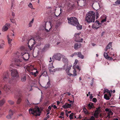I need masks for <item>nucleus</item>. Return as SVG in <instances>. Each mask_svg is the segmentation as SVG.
<instances>
[{"label":"nucleus","mask_w":120,"mask_h":120,"mask_svg":"<svg viewBox=\"0 0 120 120\" xmlns=\"http://www.w3.org/2000/svg\"><path fill=\"white\" fill-rule=\"evenodd\" d=\"M67 19L68 20V23L69 24L76 26L77 29L78 30L82 29V26L79 23L77 18L74 17H68Z\"/></svg>","instance_id":"f257e3e1"},{"label":"nucleus","mask_w":120,"mask_h":120,"mask_svg":"<svg viewBox=\"0 0 120 120\" xmlns=\"http://www.w3.org/2000/svg\"><path fill=\"white\" fill-rule=\"evenodd\" d=\"M42 38L39 36H36L33 38H31L29 40L28 42V47L30 50H32L34 49V45L36 43L40 41Z\"/></svg>","instance_id":"f03ea898"},{"label":"nucleus","mask_w":120,"mask_h":120,"mask_svg":"<svg viewBox=\"0 0 120 120\" xmlns=\"http://www.w3.org/2000/svg\"><path fill=\"white\" fill-rule=\"evenodd\" d=\"M95 18V12L94 11H90L86 14L85 20L89 23L94 22Z\"/></svg>","instance_id":"7ed1b4c3"},{"label":"nucleus","mask_w":120,"mask_h":120,"mask_svg":"<svg viewBox=\"0 0 120 120\" xmlns=\"http://www.w3.org/2000/svg\"><path fill=\"white\" fill-rule=\"evenodd\" d=\"M26 69L27 71L31 75H33L35 76H36L38 74V71H36V72L33 71L34 70H36V69L34 67L33 65H28L26 66Z\"/></svg>","instance_id":"20e7f679"},{"label":"nucleus","mask_w":120,"mask_h":120,"mask_svg":"<svg viewBox=\"0 0 120 120\" xmlns=\"http://www.w3.org/2000/svg\"><path fill=\"white\" fill-rule=\"evenodd\" d=\"M29 111L30 114L34 115L36 116H40L41 113V112L38 107L37 108H30Z\"/></svg>","instance_id":"39448f33"},{"label":"nucleus","mask_w":120,"mask_h":120,"mask_svg":"<svg viewBox=\"0 0 120 120\" xmlns=\"http://www.w3.org/2000/svg\"><path fill=\"white\" fill-rule=\"evenodd\" d=\"M54 67L53 66L52 63L49 64V69L50 72H55L56 71H59L60 69V68H57L52 69L54 68Z\"/></svg>","instance_id":"423d86ee"},{"label":"nucleus","mask_w":120,"mask_h":120,"mask_svg":"<svg viewBox=\"0 0 120 120\" xmlns=\"http://www.w3.org/2000/svg\"><path fill=\"white\" fill-rule=\"evenodd\" d=\"M1 77L3 78V79L4 82H7L9 80L8 74L6 72H4L2 74Z\"/></svg>","instance_id":"0eeeda50"},{"label":"nucleus","mask_w":120,"mask_h":120,"mask_svg":"<svg viewBox=\"0 0 120 120\" xmlns=\"http://www.w3.org/2000/svg\"><path fill=\"white\" fill-rule=\"evenodd\" d=\"M62 56V55L60 53L55 54L52 57L53 59H55L58 61L60 60Z\"/></svg>","instance_id":"6e6552de"},{"label":"nucleus","mask_w":120,"mask_h":120,"mask_svg":"<svg viewBox=\"0 0 120 120\" xmlns=\"http://www.w3.org/2000/svg\"><path fill=\"white\" fill-rule=\"evenodd\" d=\"M11 75L13 77H17L19 76L18 73L15 69H13L11 70Z\"/></svg>","instance_id":"1a4fd4ad"},{"label":"nucleus","mask_w":120,"mask_h":120,"mask_svg":"<svg viewBox=\"0 0 120 120\" xmlns=\"http://www.w3.org/2000/svg\"><path fill=\"white\" fill-rule=\"evenodd\" d=\"M3 89L7 93H11L12 92L11 88L8 85H4V87L3 88Z\"/></svg>","instance_id":"9d476101"},{"label":"nucleus","mask_w":120,"mask_h":120,"mask_svg":"<svg viewBox=\"0 0 120 120\" xmlns=\"http://www.w3.org/2000/svg\"><path fill=\"white\" fill-rule=\"evenodd\" d=\"M21 53L23 60L26 61L28 60L29 58V54L28 53H25L23 54V53L22 52H21Z\"/></svg>","instance_id":"9b49d317"},{"label":"nucleus","mask_w":120,"mask_h":120,"mask_svg":"<svg viewBox=\"0 0 120 120\" xmlns=\"http://www.w3.org/2000/svg\"><path fill=\"white\" fill-rule=\"evenodd\" d=\"M80 33L75 34L74 35V36L77 38V39H75V41L78 42H82L83 39L82 38H80V37L79 36Z\"/></svg>","instance_id":"f8f14e48"},{"label":"nucleus","mask_w":120,"mask_h":120,"mask_svg":"<svg viewBox=\"0 0 120 120\" xmlns=\"http://www.w3.org/2000/svg\"><path fill=\"white\" fill-rule=\"evenodd\" d=\"M23 96L21 94H19L17 96L18 99L16 101V103L18 104H19L21 102Z\"/></svg>","instance_id":"ddd939ff"},{"label":"nucleus","mask_w":120,"mask_h":120,"mask_svg":"<svg viewBox=\"0 0 120 120\" xmlns=\"http://www.w3.org/2000/svg\"><path fill=\"white\" fill-rule=\"evenodd\" d=\"M101 25V23L99 22L97 20L95 23L93 24V27L95 28L98 29L99 27V26Z\"/></svg>","instance_id":"4468645a"},{"label":"nucleus","mask_w":120,"mask_h":120,"mask_svg":"<svg viewBox=\"0 0 120 120\" xmlns=\"http://www.w3.org/2000/svg\"><path fill=\"white\" fill-rule=\"evenodd\" d=\"M10 24L9 23H7L4 26L2 30L3 31L7 30L8 29V28L10 27Z\"/></svg>","instance_id":"2eb2a0df"},{"label":"nucleus","mask_w":120,"mask_h":120,"mask_svg":"<svg viewBox=\"0 0 120 120\" xmlns=\"http://www.w3.org/2000/svg\"><path fill=\"white\" fill-rule=\"evenodd\" d=\"M62 60L64 64V67H65L68 65V59L64 56L62 57Z\"/></svg>","instance_id":"dca6fc26"},{"label":"nucleus","mask_w":120,"mask_h":120,"mask_svg":"<svg viewBox=\"0 0 120 120\" xmlns=\"http://www.w3.org/2000/svg\"><path fill=\"white\" fill-rule=\"evenodd\" d=\"M34 104L30 101L28 99L25 101V105L26 107H30Z\"/></svg>","instance_id":"f3484780"},{"label":"nucleus","mask_w":120,"mask_h":120,"mask_svg":"<svg viewBox=\"0 0 120 120\" xmlns=\"http://www.w3.org/2000/svg\"><path fill=\"white\" fill-rule=\"evenodd\" d=\"M16 82V78L13 77L10 79L8 81L9 83L11 84L15 83Z\"/></svg>","instance_id":"a211bd4d"},{"label":"nucleus","mask_w":120,"mask_h":120,"mask_svg":"<svg viewBox=\"0 0 120 120\" xmlns=\"http://www.w3.org/2000/svg\"><path fill=\"white\" fill-rule=\"evenodd\" d=\"M21 62V61L19 59L15 60V64L17 66L20 67L22 65Z\"/></svg>","instance_id":"6ab92c4d"},{"label":"nucleus","mask_w":120,"mask_h":120,"mask_svg":"<svg viewBox=\"0 0 120 120\" xmlns=\"http://www.w3.org/2000/svg\"><path fill=\"white\" fill-rule=\"evenodd\" d=\"M73 105V103H71L70 104L66 103L64 105H63L62 107L64 108L67 109L68 108H70L71 107L72 105Z\"/></svg>","instance_id":"aec40b11"},{"label":"nucleus","mask_w":120,"mask_h":120,"mask_svg":"<svg viewBox=\"0 0 120 120\" xmlns=\"http://www.w3.org/2000/svg\"><path fill=\"white\" fill-rule=\"evenodd\" d=\"M47 75V72L46 70L44 69H42L41 73V75L40 76V78L42 76L46 77Z\"/></svg>","instance_id":"412c9836"},{"label":"nucleus","mask_w":120,"mask_h":120,"mask_svg":"<svg viewBox=\"0 0 120 120\" xmlns=\"http://www.w3.org/2000/svg\"><path fill=\"white\" fill-rule=\"evenodd\" d=\"M87 108L89 109H91L94 108L93 103L91 102L88 104L87 106Z\"/></svg>","instance_id":"4be33fe9"},{"label":"nucleus","mask_w":120,"mask_h":120,"mask_svg":"<svg viewBox=\"0 0 120 120\" xmlns=\"http://www.w3.org/2000/svg\"><path fill=\"white\" fill-rule=\"evenodd\" d=\"M64 68H67L66 69L65 71L68 75H70V74L71 73H69V70L71 69V68L70 67L68 66H66L65 67H64Z\"/></svg>","instance_id":"5701e85b"},{"label":"nucleus","mask_w":120,"mask_h":120,"mask_svg":"<svg viewBox=\"0 0 120 120\" xmlns=\"http://www.w3.org/2000/svg\"><path fill=\"white\" fill-rule=\"evenodd\" d=\"M5 102V100L4 99H3L0 100V106H2Z\"/></svg>","instance_id":"b1692460"},{"label":"nucleus","mask_w":120,"mask_h":120,"mask_svg":"<svg viewBox=\"0 0 120 120\" xmlns=\"http://www.w3.org/2000/svg\"><path fill=\"white\" fill-rule=\"evenodd\" d=\"M112 43L111 42H110L109 43L108 45H107L106 48L105 49V50L106 51L108 49H109L111 47Z\"/></svg>","instance_id":"393cba45"},{"label":"nucleus","mask_w":120,"mask_h":120,"mask_svg":"<svg viewBox=\"0 0 120 120\" xmlns=\"http://www.w3.org/2000/svg\"><path fill=\"white\" fill-rule=\"evenodd\" d=\"M73 74H72L71 73L70 74V76H72V77L76 76L77 75L76 71L75 69L73 71Z\"/></svg>","instance_id":"a878e982"},{"label":"nucleus","mask_w":120,"mask_h":120,"mask_svg":"<svg viewBox=\"0 0 120 120\" xmlns=\"http://www.w3.org/2000/svg\"><path fill=\"white\" fill-rule=\"evenodd\" d=\"M78 56L82 59H83L84 57L83 55L82 54L81 52H78Z\"/></svg>","instance_id":"bb28decb"},{"label":"nucleus","mask_w":120,"mask_h":120,"mask_svg":"<svg viewBox=\"0 0 120 120\" xmlns=\"http://www.w3.org/2000/svg\"><path fill=\"white\" fill-rule=\"evenodd\" d=\"M83 110L84 113H85L86 115H88L89 114V112L87 110V109L85 108H83Z\"/></svg>","instance_id":"cd10ccee"},{"label":"nucleus","mask_w":120,"mask_h":120,"mask_svg":"<svg viewBox=\"0 0 120 120\" xmlns=\"http://www.w3.org/2000/svg\"><path fill=\"white\" fill-rule=\"evenodd\" d=\"M80 47V44H76L74 45V48L75 49H77Z\"/></svg>","instance_id":"c85d7f7f"},{"label":"nucleus","mask_w":120,"mask_h":120,"mask_svg":"<svg viewBox=\"0 0 120 120\" xmlns=\"http://www.w3.org/2000/svg\"><path fill=\"white\" fill-rule=\"evenodd\" d=\"M7 38L8 40V43L9 44H10V46H11L12 45L11 44V42L12 41V40L9 38L8 35L7 36Z\"/></svg>","instance_id":"c756f323"},{"label":"nucleus","mask_w":120,"mask_h":120,"mask_svg":"<svg viewBox=\"0 0 120 120\" xmlns=\"http://www.w3.org/2000/svg\"><path fill=\"white\" fill-rule=\"evenodd\" d=\"M104 98L106 100H109L110 99V98L109 96H108L107 94H105L104 96Z\"/></svg>","instance_id":"7c9ffc66"},{"label":"nucleus","mask_w":120,"mask_h":120,"mask_svg":"<svg viewBox=\"0 0 120 120\" xmlns=\"http://www.w3.org/2000/svg\"><path fill=\"white\" fill-rule=\"evenodd\" d=\"M34 19L33 18L32 20L31 21H30L28 25L29 27H31L32 26V24L34 22Z\"/></svg>","instance_id":"2f4dec72"},{"label":"nucleus","mask_w":120,"mask_h":120,"mask_svg":"<svg viewBox=\"0 0 120 120\" xmlns=\"http://www.w3.org/2000/svg\"><path fill=\"white\" fill-rule=\"evenodd\" d=\"M15 112V111H13L11 109H10L9 111V114L12 116Z\"/></svg>","instance_id":"473e14b6"},{"label":"nucleus","mask_w":120,"mask_h":120,"mask_svg":"<svg viewBox=\"0 0 120 120\" xmlns=\"http://www.w3.org/2000/svg\"><path fill=\"white\" fill-rule=\"evenodd\" d=\"M61 22H58L56 23L55 26V27L56 28V29L58 28L60 25Z\"/></svg>","instance_id":"72a5a7b5"},{"label":"nucleus","mask_w":120,"mask_h":120,"mask_svg":"<svg viewBox=\"0 0 120 120\" xmlns=\"http://www.w3.org/2000/svg\"><path fill=\"white\" fill-rule=\"evenodd\" d=\"M26 78L25 76H22L21 77V80L22 82H24L26 80Z\"/></svg>","instance_id":"f704fd0d"},{"label":"nucleus","mask_w":120,"mask_h":120,"mask_svg":"<svg viewBox=\"0 0 120 120\" xmlns=\"http://www.w3.org/2000/svg\"><path fill=\"white\" fill-rule=\"evenodd\" d=\"M11 22L13 23H14L16 25H17L16 23V22L15 19H10Z\"/></svg>","instance_id":"c9c22d12"},{"label":"nucleus","mask_w":120,"mask_h":120,"mask_svg":"<svg viewBox=\"0 0 120 120\" xmlns=\"http://www.w3.org/2000/svg\"><path fill=\"white\" fill-rule=\"evenodd\" d=\"M74 115V113H71L69 116V117L70 118V120H71L73 119V116Z\"/></svg>","instance_id":"e433bc0d"},{"label":"nucleus","mask_w":120,"mask_h":120,"mask_svg":"<svg viewBox=\"0 0 120 120\" xmlns=\"http://www.w3.org/2000/svg\"><path fill=\"white\" fill-rule=\"evenodd\" d=\"M100 107H98V108H96V110L95 112L97 113L98 112L99 114L100 112Z\"/></svg>","instance_id":"4c0bfd02"},{"label":"nucleus","mask_w":120,"mask_h":120,"mask_svg":"<svg viewBox=\"0 0 120 120\" xmlns=\"http://www.w3.org/2000/svg\"><path fill=\"white\" fill-rule=\"evenodd\" d=\"M108 114V115L107 116L108 117L109 116H110V115H112L113 114V113L110 110L109 111Z\"/></svg>","instance_id":"58836bf2"},{"label":"nucleus","mask_w":120,"mask_h":120,"mask_svg":"<svg viewBox=\"0 0 120 120\" xmlns=\"http://www.w3.org/2000/svg\"><path fill=\"white\" fill-rule=\"evenodd\" d=\"M8 102L11 105H13L14 103V102L11 100H8Z\"/></svg>","instance_id":"ea45409f"},{"label":"nucleus","mask_w":120,"mask_h":120,"mask_svg":"<svg viewBox=\"0 0 120 120\" xmlns=\"http://www.w3.org/2000/svg\"><path fill=\"white\" fill-rule=\"evenodd\" d=\"M98 113L95 112L94 114V115L96 118H97L98 117Z\"/></svg>","instance_id":"a19ab883"},{"label":"nucleus","mask_w":120,"mask_h":120,"mask_svg":"<svg viewBox=\"0 0 120 120\" xmlns=\"http://www.w3.org/2000/svg\"><path fill=\"white\" fill-rule=\"evenodd\" d=\"M4 43H2L0 44V49H3L4 48Z\"/></svg>","instance_id":"79ce46f5"},{"label":"nucleus","mask_w":120,"mask_h":120,"mask_svg":"<svg viewBox=\"0 0 120 120\" xmlns=\"http://www.w3.org/2000/svg\"><path fill=\"white\" fill-rule=\"evenodd\" d=\"M50 85V80L49 79V81L47 83V87H49Z\"/></svg>","instance_id":"37998d69"},{"label":"nucleus","mask_w":120,"mask_h":120,"mask_svg":"<svg viewBox=\"0 0 120 120\" xmlns=\"http://www.w3.org/2000/svg\"><path fill=\"white\" fill-rule=\"evenodd\" d=\"M104 56L105 58H107L108 56L107 53L105 52L104 53Z\"/></svg>","instance_id":"c03bdc74"},{"label":"nucleus","mask_w":120,"mask_h":120,"mask_svg":"<svg viewBox=\"0 0 120 120\" xmlns=\"http://www.w3.org/2000/svg\"><path fill=\"white\" fill-rule=\"evenodd\" d=\"M97 100L95 98H93L92 101L94 102H96L97 101Z\"/></svg>","instance_id":"a18cd8bd"},{"label":"nucleus","mask_w":120,"mask_h":120,"mask_svg":"<svg viewBox=\"0 0 120 120\" xmlns=\"http://www.w3.org/2000/svg\"><path fill=\"white\" fill-rule=\"evenodd\" d=\"M88 120H95V118L94 116H91L89 119H88Z\"/></svg>","instance_id":"49530a36"},{"label":"nucleus","mask_w":120,"mask_h":120,"mask_svg":"<svg viewBox=\"0 0 120 120\" xmlns=\"http://www.w3.org/2000/svg\"><path fill=\"white\" fill-rule=\"evenodd\" d=\"M28 6L31 8H33L32 5L31 3H30L28 5Z\"/></svg>","instance_id":"de8ad7c7"},{"label":"nucleus","mask_w":120,"mask_h":120,"mask_svg":"<svg viewBox=\"0 0 120 120\" xmlns=\"http://www.w3.org/2000/svg\"><path fill=\"white\" fill-rule=\"evenodd\" d=\"M12 116L10 115V114H9L7 116H6L7 118L8 119H10L11 118Z\"/></svg>","instance_id":"09e8293b"},{"label":"nucleus","mask_w":120,"mask_h":120,"mask_svg":"<svg viewBox=\"0 0 120 120\" xmlns=\"http://www.w3.org/2000/svg\"><path fill=\"white\" fill-rule=\"evenodd\" d=\"M106 59L109 60H112L113 59L112 57H109V56Z\"/></svg>","instance_id":"8fccbe9b"},{"label":"nucleus","mask_w":120,"mask_h":120,"mask_svg":"<svg viewBox=\"0 0 120 120\" xmlns=\"http://www.w3.org/2000/svg\"><path fill=\"white\" fill-rule=\"evenodd\" d=\"M21 49L22 50V51H24L25 50H26L25 48V47L24 46H22L21 48Z\"/></svg>","instance_id":"3c124183"},{"label":"nucleus","mask_w":120,"mask_h":120,"mask_svg":"<svg viewBox=\"0 0 120 120\" xmlns=\"http://www.w3.org/2000/svg\"><path fill=\"white\" fill-rule=\"evenodd\" d=\"M115 3L116 4H120V0H117L116 2H115Z\"/></svg>","instance_id":"603ef678"},{"label":"nucleus","mask_w":120,"mask_h":120,"mask_svg":"<svg viewBox=\"0 0 120 120\" xmlns=\"http://www.w3.org/2000/svg\"><path fill=\"white\" fill-rule=\"evenodd\" d=\"M109 92H110L109 90H106L104 91V93H109Z\"/></svg>","instance_id":"864d4df0"},{"label":"nucleus","mask_w":120,"mask_h":120,"mask_svg":"<svg viewBox=\"0 0 120 120\" xmlns=\"http://www.w3.org/2000/svg\"><path fill=\"white\" fill-rule=\"evenodd\" d=\"M78 62V60L76 59L75 60V62L74 63V64L75 65H76L77 64V62Z\"/></svg>","instance_id":"5fc2aeb1"},{"label":"nucleus","mask_w":120,"mask_h":120,"mask_svg":"<svg viewBox=\"0 0 120 120\" xmlns=\"http://www.w3.org/2000/svg\"><path fill=\"white\" fill-rule=\"evenodd\" d=\"M105 110L106 112H109V111H110V110H109V109L108 108H106L105 109Z\"/></svg>","instance_id":"6e6d98bb"},{"label":"nucleus","mask_w":120,"mask_h":120,"mask_svg":"<svg viewBox=\"0 0 120 120\" xmlns=\"http://www.w3.org/2000/svg\"><path fill=\"white\" fill-rule=\"evenodd\" d=\"M76 68L78 70H79V71H80V69L79 68V66L78 65L76 67Z\"/></svg>","instance_id":"4d7b16f0"},{"label":"nucleus","mask_w":120,"mask_h":120,"mask_svg":"<svg viewBox=\"0 0 120 120\" xmlns=\"http://www.w3.org/2000/svg\"><path fill=\"white\" fill-rule=\"evenodd\" d=\"M106 19L105 18L104 19H103L101 21V22H105L106 21Z\"/></svg>","instance_id":"13d9d810"},{"label":"nucleus","mask_w":120,"mask_h":120,"mask_svg":"<svg viewBox=\"0 0 120 120\" xmlns=\"http://www.w3.org/2000/svg\"><path fill=\"white\" fill-rule=\"evenodd\" d=\"M108 94V96H109V97H110L111 96V93L109 92V93L107 94Z\"/></svg>","instance_id":"bf43d9fd"},{"label":"nucleus","mask_w":120,"mask_h":120,"mask_svg":"<svg viewBox=\"0 0 120 120\" xmlns=\"http://www.w3.org/2000/svg\"><path fill=\"white\" fill-rule=\"evenodd\" d=\"M51 106L52 107H53L54 109L57 108V107L55 105H54L53 106L52 105Z\"/></svg>","instance_id":"052dcab7"},{"label":"nucleus","mask_w":120,"mask_h":120,"mask_svg":"<svg viewBox=\"0 0 120 120\" xmlns=\"http://www.w3.org/2000/svg\"><path fill=\"white\" fill-rule=\"evenodd\" d=\"M98 12L96 13V19H97L98 17Z\"/></svg>","instance_id":"680f3d73"},{"label":"nucleus","mask_w":120,"mask_h":120,"mask_svg":"<svg viewBox=\"0 0 120 120\" xmlns=\"http://www.w3.org/2000/svg\"><path fill=\"white\" fill-rule=\"evenodd\" d=\"M93 97V96H92V94H91L90 95V99H92Z\"/></svg>","instance_id":"e2e57ef3"},{"label":"nucleus","mask_w":120,"mask_h":120,"mask_svg":"<svg viewBox=\"0 0 120 120\" xmlns=\"http://www.w3.org/2000/svg\"><path fill=\"white\" fill-rule=\"evenodd\" d=\"M64 113L63 112H61L60 115L61 116H64Z\"/></svg>","instance_id":"0e129e2a"},{"label":"nucleus","mask_w":120,"mask_h":120,"mask_svg":"<svg viewBox=\"0 0 120 120\" xmlns=\"http://www.w3.org/2000/svg\"><path fill=\"white\" fill-rule=\"evenodd\" d=\"M12 16L13 17V18L14 17V16H15V14L14 12H12Z\"/></svg>","instance_id":"69168bd1"},{"label":"nucleus","mask_w":120,"mask_h":120,"mask_svg":"<svg viewBox=\"0 0 120 120\" xmlns=\"http://www.w3.org/2000/svg\"><path fill=\"white\" fill-rule=\"evenodd\" d=\"M49 46V44L46 45H45V47H48Z\"/></svg>","instance_id":"338daca9"},{"label":"nucleus","mask_w":120,"mask_h":120,"mask_svg":"<svg viewBox=\"0 0 120 120\" xmlns=\"http://www.w3.org/2000/svg\"><path fill=\"white\" fill-rule=\"evenodd\" d=\"M48 109H49V110H50L51 109V108L50 106H49L48 107Z\"/></svg>","instance_id":"774afa93"}]
</instances>
